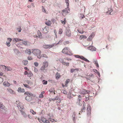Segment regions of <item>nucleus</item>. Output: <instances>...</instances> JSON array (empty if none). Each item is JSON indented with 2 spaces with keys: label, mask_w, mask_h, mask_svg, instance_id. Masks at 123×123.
Returning <instances> with one entry per match:
<instances>
[{
  "label": "nucleus",
  "mask_w": 123,
  "mask_h": 123,
  "mask_svg": "<svg viewBox=\"0 0 123 123\" xmlns=\"http://www.w3.org/2000/svg\"><path fill=\"white\" fill-rule=\"evenodd\" d=\"M32 53L35 55H36L37 57L40 59L41 57V51L38 49H32Z\"/></svg>",
  "instance_id": "f257e3e1"
},
{
  "label": "nucleus",
  "mask_w": 123,
  "mask_h": 123,
  "mask_svg": "<svg viewBox=\"0 0 123 123\" xmlns=\"http://www.w3.org/2000/svg\"><path fill=\"white\" fill-rule=\"evenodd\" d=\"M62 52L66 54H67L69 55H72V51L68 47L64 48L62 50Z\"/></svg>",
  "instance_id": "f03ea898"
},
{
  "label": "nucleus",
  "mask_w": 123,
  "mask_h": 123,
  "mask_svg": "<svg viewBox=\"0 0 123 123\" xmlns=\"http://www.w3.org/2000/svg\"><path fill=\"white\" fill-rule=\"evenodd\" d=\"M25 94L27 95L26 96L25 98L26 100L27 101H30L32 100V98L31 96H33V94L31 93V92H26L25 93Z\"/></svg>",
  "instance_id": "7ed1b4c3"
},
{
  "label": "nucleus",
  "mask_w": 123,
  "mask_h": 123,
  "mask_svg": "<svg viewBox=\"0 0 123 123\" xmlns=\"http://www.w3.org/2000/svg\"><path fill=\"white\" fill-rule=\"evenodd\" d=\"M70 10L69 8H67L63 10L62 12V15L64 16H66L68 13L69 12Z\"/></svg>",
  "instance_id": "20e7f679"
},
{
  "label": "nucleus",
  "mask_w": 123,
  "mask_h": 123,
  "mask_svg": "<svg viewBox=\"0 0 123 123\" xmlns=\"http://www.w3.org/2000/svg\"><path fill=\"white\" fill-rule=\"evenodd\" d=\"M87 114L88 116H90L91 115V107L90 105H88L87 106Z\"/></svg>",
  "instance_id": "39448f33"
},
{
  "label": "nucleus",
  "mask_w": 123,
  "mask_h": 123,
  "mask_svg": "<svg viewBox=\"0 0 123 123\" xmlns=\"http://www.w3.org/2000/svg\"><path fill=\"white\" fill-rule=\"evenodd\" d=\"M55 45V44H52L51 45H44L43 47L45 49H50L53 47Z\"/></svg>",
  "instance_id": "423d86ee"
},
{
  "label": "nucleus",
  "mask_w": 123,
  "mask_h": 123,
  "mask_svg": "<svg viewBox=\"0 0 123 123\" xmlns=\"http://www.w3.org/2000/svg\"><path fill=\"white\" fill-rule=\"evenodd\" d=\"M59 61L61 62L62 64L64 65H65L66 66H69V63H67L65 62H64V60L63 59H59Z\"/></svg>",
  "instance_id": "0eeeda50"
},
{
  "label": "nucleus",
  "mask_w": 123,
  "mask_h": 123,
  "mask_svg": "<svg viewBox=\"0 0 123 123\" xmlns=\"http://www.w3.org/2000/svg\"><path fill=\"white\" fill-rule=\"evenodd\" d=\"M4 69V70L6 71H10L11 70V68L9 67H6L5 66L3 65L2 66Z\"/></svg>",
  "instance_id": "6e6552de"
},
{
  "label": "nucleus",
  "mask_w": 123,
  "mask_h": 123,
  "mask_svg": "<svg viewBox=\"0 0 123 123\" xmlns=\"http://www.w3.org/2000/svg\"><path fill=\"white\" fill-rule=\"evenodd\" d=\"M95 35L94 33H92V34L90 35L89 37L87 38V40L88 41H90L92 40V38Z\"/></svg>",
  "instance_id": "1a4fd4ad"
},
{
  "label": "nucleus",
  "mask_w": 123,
  "mask_h": 123,
  "mask_svg": "<svg viewBox=\"0 0 123 123\" xmlns=\"http://www.w3.org/2000/svg\"><path fill=\"white\" fill-rule=\"evenodd\" d=\"M8 91L10 93L12 94H15V92L12 90L10 88H8L7 89Z\"/></svg>",
  "instance_id": "9d476101"
},
{
  "label": "nucleus",
  "mask_w": 123,
  "mask_h": 123,
  "mask_svg": "<svg viewBox=\"0 0 123 123\" xmlns=\"http://www.w3.org/2000/svg\"><path fill=\"white\" fill-rule=\"evenodd\" d=\"M86 103H84L83 104V107L81 109L80 112L82 113V112H85L86 109Z\"/></svg>",
  "instance_id": "9b49d317"
},
{
  "label": "nucleus",
  "mask_w": 123,
  "mask_h": 123,
  "mask_svg": "<svg viewBox=\"0 0 123 123\" xmlns=\"http://www.w3.org/2000/svg\"><path fill=\"white\" fill-rule=\"evenodd\" d=\"M45 24L47 26H51L52 23L50 20H46V21L45 22Z\"/></svg>",
  "instance_id": "f8f14e48"
},
{
  "label": "nucleus",
  "mask_w": 123,
  "mask_h": 123,
  "mask_svg": "<svg viewBox=\"0 0 123 123\" xmlns=\"http://www.w3.org/2000/svg\"><path fill=\"white\" fill-rule=\"evenodd\" d=\"M89 92H90L89 91H87L86 90L84 89L82 90L81 92V94H86L88 93Z\"/></svg>",
  "instance_id": "ddd939ff"
},
{
  "label": "nucleus",
  "mask_w": 123,
  "mask_h": 123,
  "mask_svg": "<svg viewBox=\"0 0 123 123\" xmlns=\"http://www.w3.org/2000/svg\"><path fill=\"white\" fill-rule=\"evenodd\" d=\"M41 120L43 122L45 123H49V121L47 120L46 119L44 118H42L41 119Z\"/></svg>",
  "instance_id": "4468645a"
},
{
  "label": "nucleus",
  "mask_w": 123,
  "mask_h": 123,
  "mask_svg": "<svg viewBox=\"0 0 123 123\" xmlns=\"http://www.w3.org/2000/svg\"><path fill=\"white\" fill-rule=\"evenodd\" d=\"M49 30V28L47 26H46L43 29V31L45 33H47L48 32Z\"/></svg>",
  "instance_id": "2eb2a0df"
},
{
  "label": "nucleus",
  "mask_w": 123,
  "mask_h": 123,
  "mask_svg": "<svg viewBox=\"0 0 123 123\" xmlns=\"http://www.w3.org/2000/svg\"><path fill=\"white\" fill-rule=\"evenodd\" d=\"M3 85L6 86H10V84L7 81H5L3 83Z\"/></svg>",
  "instance_id": "dca6fc26"
},
{
  "label": "nucleus",
  "mask_w": 123,
  "mask_h": 123,
  "mask_svg": "<svg viewBox=\"0 0 123 123\" xmlns=\"http://www.w3.org/2000/svg\"><path fill=\"white\" fill-rule=\"evenodd\" d=\"M48 65V62L45 61L43 62V65L46 68L47 67Z\"/></svg>",
  "instance_id": "f3484780"
},
{
  "label": "nucleus",
  "mask_w": 123,
  "mask_h": 123,
  "mask_svg": "<svg viewBox=\"0 0 123 123\" xmlns=\"http://www.w3.org/2000/svg\"><path fill=\"white\" fill-rule=\"evenodd\" d=\"M66 35L68 37H70L71 35L70 31L69 30H67L66 31Z\"/></svg>",
  "instance_id": "a211bd4d"
},
{
  "label": "nucleus",
  "mask_w": 123,
  "mask_h": 123,
  "mask_svg": "<svg viewBox=\"0 0 123 123\" xmlns=\"http://www.w3.org/2000/svg\"><path fill=\"white\" fill-rule=\"evenodd\" d=\"M18 91L19 92H25V90L24 89H21V87H19L18 88Z\"/></svg>",
  "instance_id": "6ab92c4d"
},
{
  "label": "nucleus",
  "mask_w": 123,
  "mask_h": 123,
  "mask_svg": "<svg viewBox=\"0 0 123 123\" xmlns=\"http://www.w3.org/2000/svg\"><path fill=\"white\" fill-rule=\"evenodd\" d=\"M45 93V92L44 91L41 92V94L39 96V98H43V94H44Z\"/></svg>",
  "instance_id": "aec40b11"
},
{
  "label": "nucleus",
  "mask_w": 123,
  "mask_h": 123,
  "mask_svg": "<svg viewBox=\"0 0 123 123\" xmlns=\"http://www.w3.org/2000/svg\"><path fill=\"white\" fill-rule=\"evenodd\" d=\"M95 48L93 46H90L87 48L89 50L91 51H93L94 50V49Z\"/></svg>",
  "instance_id": "412c9836"
},
{
  "label": "nucleus",
  "mask_w": 123,
  "mask_h": 123,
  "mask_svg": "<svg viewBox=\"0 0 123 123\" xmlns=\"http://www.w3.org/2000/svg\"><path fill=\"white\" fill-rule=\"evenodd\" d=\"M20 111L21 112L23 116L25 118H26L27 117V116L25 113L23 111H21V110H20Z\"/></svg>",
  "instance_id": "4be33fe9"
},
{
  "label": "nucleus",
  "mask_w": 123,
  "mask_h": 123,
  "mask_svg": "<svg viewBox=\"0 0 123 123\" xmlns=\"http://www.w3.org/2000/svg\"><path fill=\"white\" fill-rule=\"evenodd\" d=\"M23 40L20 39L18 38H14L13 39V42H19L20 41H22Z\"/></svg>",
  "instance_id": "5701e85b"
},
{
  "label": "nucleus",
  "mask_w": 123,
  "mask_h": 123,
  "mask_svg": "<svg viewBox=\"0 0 123 123\" xmlns=\"http://www.w3.org/2000/svg\"><path fill=\"white\" fill-rule=\"evenodd\" d=\"M60 74L57 72L55 75L56 78L58 79L60 77Z\"/></svg>",
  "instance_id": "b1692460"
},
{
  "label": "nucleus",
  "mask_w": 123,
  "mask_h": 123,
  "mask_svg": "<svg viewBox=\"0 0 123 123\" xmlns=\"http://www.w3.org/2000/svg\"><path fill=\"white\" fill-rule=\"evenodd\" d=\"M25 52L26 53L29 55H30L31 54V50L30 49H26L25 51Z\"/></svg>",
  "instance_id": "393cba45"
},
{
  "label": "nucleus",
  "mask_w": 123,
  "mask_h": 123,
  "mask_svg": "<svg viewBox=\"0 0 123 123\" xmlns=\"http://www.w3.org/2000/svg\"><path fill=\"white\" fill-rule=\"evenodd\" d=\"M87 37L85 35H81L80 36V40H81L83 39L86 38Z\"/></svg>",
  "instance_id": "a878e982"
},
{
  "label": "nucleus",
  "mask_w": 123,
  "mask_h": 123,
  "mask_svg": "<svg viewBox=\"0 0 123 123\" xmlns=\"http://www.w3.org/2000/svg\"><path fill=\"white\" fill-rule=\"evenodd\" d=\"M93 62L94 63V64L96 65V66L98 68L99 67V66L98 64V63L97 60H95Z\"/></svg>",
  "instance_id": "bb28decb"
},
{
  "label": "nucleus",
  "mask_w": 123,
  "mask_h": 123,
  "mask_svg": "<svg viewBox=\"0 0 123 123\" xmlns=\"http://www.w3.org/2000/svg\"><path fill=\"white\" fill-rule=\"evenodd\" d=\"M65 2L66 4L67 8H69V0H65Z\"/></svg>",
  "instance_id": "cd10ccee"
},
{
  "label": "nucleus",
  "mask_w": 123,
  "mask_h": 123,
  "mask_svg": "<svg viewBox=\"0 0 123 123\" xmlns=\"http://www.w3.org/2000/svg\"><path fill=\"white\" fill-rule=\"evenodd\" d=\"M75 112H74L73 113V115H72V117L73 118L72 119H73V120L74 122L75 121Z\"/></svg>",
  "instance_id": "c85d7f7f"
},
{
  "label": "nucleus",
  "mask_w": 123,
  "mask_h": 123,
  "mask_svg": "<svg viewBox=\"0 0 123 123\" xmlns=\"http://www.w3.org/2000/svg\"><path fill=\"white\" fill-rule=\"evenodd\" d=\"M77 31L80 33L81 34H82L84 33V31L82 29H78L77 30Z\"/></svg>",
  "instance_id": "c756f323"
},
{
  "label": "nucleus",
  "mask_w": 123,
  "mask_h": 123,
  "mask_svg": "<svg viewBox=\"0 0 123 123\" xmlns=\"http://www.w3.org/2000/svg\"><path fill=\"white\" fill-rule=\"evenodd\" d=\"M22 62L23 64L24 65H27L28 63V61L26 60H24L23 61H22Z\"/></svg>",
  "instance_id": "7c9ffc66"
},
{
  "label": "nucleus",
  "mask_w": 123,
  "mask_h": 123,
  "mask_svg": "<svg viewBox=\"0 0 123 123\" xmlns=\"http://www.w3.org/2000/svg\"><path fill=\"white\" fill-rule=\"evenodd\" d=\"M37 34L38 36V37H40L42 36V33L39 31H38L37 32Z\"/></svg>",
  "instance_id": "2f4dec72"
},
{
  "label": "nucleus",
  "mask_w": 123,
  "mask_h": 123,
  "mask_svg": "<svg viewBox=\"0 0 123 123\" xmlns=\"http://www.w3.org/2000/svg\"><path fill=\"white\" fill-rule=\"evenodd\" d=\"M27 76L29 77H30L33 75V74L31 72H29L28 73Z\"/></svg>",
  "instance_id": "473e14b6"
},
{
  "label": "nucleus",
  "mask_w": 123,
  "mask_h": 123,
  "mask_svg": "<svg viewBox=\"0 0 123 123\" xmlns=\"http://www.w3.org/2000/svg\"><path fill=\"white\" fill-rule=\"evenodd\" d=\"M30 111V112L33 115H35L36 114V112L34 111V110L32 109H31Z\"/></svg>",
  "instance_id": "72a5a7b5"
},
{
  "label": "nucleus",
  "mask_w": 123,
  "mask_h": 123,
  "mask_svg": "<svg viewBox=\"0 0 123 123\" xmlns=\"http://www.w3.org/2000/svg\"><path fill=\"white\" fill-rule=\"evenodd\" d=\"M93 71L95 73H96L97 74H98V76H99L100 75V74L99 73L98 71L96 69H94L93 70Z\"/></svg>",
  "instance_id": "f704fd0d"
},
{
  "label": "nucleus",
  "mask_w": 123,
  "mask_h": 123,
  "mask_svg": "<svg viewBox=\"0 0 123 123\" xmlns=\"http://www.w3.org/2000/svg\"><path fill=\"white\" fill-rule=\"evenodd\" d=\"M41 57H44L46 58H48V56L46 54H43L41 55Z\"/></svg>",
  "instance_id": "c9c22d12"
},
{
  "label": "nucleus",
  "mask_w": 123,
  "mask_h": 123,
  "mask_svg": "<svg viewBox=\"0 0 123 123\" xmlns=\"http://www.w3.org/2000/svg\"><path fill=\"white\" fill-rule=\"evenodd\" d=\"M42 11L43 12H44V13H48V12H47L46 11V10H45L44 6H42Z\"/></svg>",
  "instance_id": "e433bc0d"
},
{
  "label": "nucleus",
  "mask_w": 123,
  "mask_h": 123,
  "mask_svg": "<svg viewBox=\"0 0 123 123\" xmlns=\"http://www.w3.org/2000/svg\"><path fill=\"white\" fill-rule=\"evenodd\" d=\"M46 68L44 66H43V65H42V66L40 68V70H41V71H43V70H44L45 69V68Z\"/></svg>",
  "instance_id": "4c0bfd02"
},
{
  "label": "nucleus",
  "mask_w": 123,
  "mask_h": 123,
  "mask_svg": "<svg viewBox=\"0 0 123 123\" xmlns=\"http://www.w3.org/2000/svg\"><path fill=\"white\" fill-rule=\"evenodd\" d=\"M49 91L50 92H52L54 91H55L54 89V88H51Z\"/></svg>",
  "instance_id": "58836bf2"
},
{
  "label": "nucleus",
  "mask_w": 123,
  "mask_h": 123,
  "mask_svg": "<svg viewBox=\"0 0 123 123\" xmlns=\"http://www.w3.org/2000/svg\"><path fill=\"white\" fill-rule=\"evenodd\" d=\"M4 107V105H3L2 103H0V108L1 109H3Z\"/></svg>",
  "instance_id": "ea45409f"
},
{
  "label": "nucleus",
  "mask_w": 123,
  "mask_h": 123,
  "mask_svg": "<svg viewBox=\"0 0 123 123\" xmlns=\"http://www.w3.org/2000/svg\"><path fill=\"white\" fill-rule=\"evenodd\" d=\"M33 58L31 56H29L28 57V60H31L33 59Z\"/></svg>",
  "instance_id": "a19ab883"
},
{
  "label": "nucleus",
  "mask_w": 123,
  "mask_h": 123,
  "mask_svg": "<svg viewBox=\"0 0 123 123\" xmlns=\"http://www.w3.org/2000/svg\"><path fill=\"white\" fill-rule=\"evenodd\" d=\"M62 29H60L59 30L58 33L60 34H61L62 33Z\"/></svg>",
  "instance_id": "79ce46f5"
},
{
  "label": "nucleus",
  "mask_w": 123,
  "mask_h": 123,
  "mask_svg": "<svg viewBox=\"0 0 123 123\" xmlns=\"http://www.w3.org/2000/svg\"><path fill=\"white\" fill-rule=\"evenodd\" d=\"M42 82L43 84H47V81L44 80L42 81Z\"/></svg>",
  "instance_id": "37998d69"
},
{
  "label": "nucleus",
  "mask_w": 123,
  "mask_h": 123,
  "mask_svg": "<svg viewBox=\"0 0 123 123\" xmlns=\"http://www.w3.org/2000/svg\"><path fill=\"white\" fill-rule=\"evenodd\" d=\"M69 42L68 41H65L64 42L63 44L64 45H65L69 44Z\"/></svg>",
  "instance_id": "c03bdc74"
},
{
  "label": "nucleus",
  "mask_w": 123,
  "mask_h": 123,
  "mask_svg": "<svg viewBox=\"0 0 123 123\" xmlns=\"http://www.w3.org/2000/svg\"><path fill=\"white\" fill-rule=\"evenodd\" d=\"M81 99L80 98H78L77 99V103H78L79 105H80V102L81 101Z\"/></svg>",
  "instance_id": "a18cd8bd"
},
{
  "label": "nucleus",
  "mask_w": 123,
  "mask_h": 123,
  "mask_svg": "<svg viewBox=\"0 0 123 123\" xmlns=\"http://www.w3.org/2000/svg\"><path fill=\"white\" fill-rule=\"evenodd\" d=\"M58 97H56L52 99V101H54L55 100H58Z\"/></svg>",
  "instance_id": "49530a36"
},
{
  "label": "nucleus",
  "mask_w": 123,
  "mask_h": 123,
  "mask_svg": "<svg viewBox=\"0 0 123 123\" xmlns=\"http://www.w3.org/2000/svg\"><path fill=\"white\" fill-rule=\"evenodd\" d=\"M18 108L19 109H20V111L21 110L22 111V110L23 108V106H19L18 107Z\"/></svg>",
  "instance_id": "de8ad7c7"
},
{
  "label": "nucleus",
  "mask_w": 123,
  "mask_h": 123,
  "mask_svg": "<svg viewBox=\"0 0 123 123\" xmlns=\"http://www.w3.org/2000/svg\"><path fill=\"white\" fill-rule=\"evenodd\" d=\"M28 116L29 118L30 119H33V117L30 114H28Z\"/></svg>",
  "instance_id": "09e8293b"
},
{
  "label": "nucleus",
  "mask_w": 123,
  "mask_h": 123,
  "mask_svg": "<svg viewBox=\"0 0 123 123\" xmlns=\"http://www.w3.org/2000/svg\"><path fill=\"white\" fill-rule=\"evenodd\" d=\"M12 40L11 38H8L7 39V42H9L10 43Z\"/></svg>",
  "instance_id": "8fccbe9b"
},
{
  "label": "nucleus",
  "mask_w": 123,
  "mask_h": 123,
  "mask_svg": "<svg viewBox=\"0 0 123 123\" xmlns=\"http://www.w3.org/2000/svg\"><path fill=\"white\" fill-rule=\"evenodd\" d=\"M70 81V80L69 79L67 80L66 81V86L67 84H68Z\"/></svg>",
  "instance_id": "3c124183"
},
{
  "label": "nucleus",
  "mask_w": 123,
  "mask_h": 123,
  "mask_svg": "<svg viewBox=\"0 0 123 123\" xmlns=\"http://www.w3.org/2000/svg\"><path fill=\"white\" fill-rule=\"evenodd\" d=\"M27 41H23L22 42V43L25 45H27Z\"/></svg>",
  "instance_id": "603ef678"
},
{
  "label": "nucleus",
  "mask_w": 123,
  "mask_h": 123,
  "mask_svg": "<svg viewBox=\"0 0 123 123\" xmlns=\"http://www.w3.org/2000/svg\"><path fill=\"white\" fill-rule=\"evenodd\" d=\"M49 120L52 122H54V121L55 120L53 119H52V118H49ZM56 121H55V122H56Z\"/></svg>",
  "instance_id": "864d4df0"
},
{
  "label": "nucleus",
  "mask_w": 123,
  "mask_h": 123,
  "mask_svg": "<svg viewBox=\"0 0 123 123\" xmlns=\"http://www.w3.org/2000/svg\"><path fill=\"white\" fill-rule=\"evenodd\" d=\"M23 85L25 87L27 88H29V85H27V84H23Z\"/></svg>",
  "instance_id": "5fc2aeb1"
},
{
  "label": "nucleus",
  "mask_w": 123,
  "mask_h": 123,
  "mask_svg": "<svg viewBox=\"0 0 123 123\" xmlns=\"http://www.w3.org/2000/svg\"><path fill=\"white\" fill-rule=\"evenodd\" d=\"M10 43L9 42H6V45L9 47L10 46Z\"/></svg>",
  "instance_id": "6e6d98bb"
},
{
  "label": "nucleus",
  "mask_w": 123,
  "mask_h": 123,
  "mask_svg": "<svg viewBox=\"0 0 123 123\" xmlns=\"http://www.w3.org/2000/svg\"><path fill=\"white\" fill-rule=\"evenodd\" d=\"M21 28L20 27H19V28L17 29V30L19 32H20L21 30Z\"/></svg>",
  "instance_id": "4d7b16f0"
},
{
  "label": "nucleus",
  "mask_w": 123,
  "mask_h": 123,
  "mask_svg": "<svg viewBox=\"0 0 123 123\" xmlns=\"http://www.w3.org/2000/svg\"><path fill=\"white\" fill-rule=\"evenodd\" d=\"M34 64L36 67L38 66V63L37 62H34Z\"/></svg>",
  "instance_id": "13d9d810"
},
{
  "label": "nucleus",
  "mask_w": 123,
  "mask_h": 123,
  "mask_svg": "<svg viewBox=\"0 0 123 123\" xmlns=\"http://www.w3.org/2000/svg\"><path fill=\"white\" fill-rule=\"evenodd\" d=\"M61 21L63 25H65L66 24V22L62 20H61Z\"/></svg>",
  "instance_id": "bf43d9fd"
},
{
  "label": "nucleus",
  "mask_w": 123,
  "mask_h": 123,
  "mask_svg": "<svg viewBox=\"0 0 123 123\" xmlns=\"http://www.w3.org/2000/svg\"><path fill=\"white\" fill-rule=\"evenodd\" d=\"M68 98L69 99H71L72 97L70 95H68Z\"/></svg>",
  "instance_id": "052dcab7"
},
{
  "label": "nucleus",
  "mask_w": 123,
  "mask_h": 123,
  "mask_svg": "<svg viewBox=\"0 0 123 123\" xmlns=\"http://www.w3.org/2000/svg\"><path fill=\"white\" fill-rule=\"evenodd\" d=\"M83 60H84V61H85L86 62H89V61L87 59H86L85 58V57L84 58V59Z\"/></svg>",
  "instance_id": "680f3d73"
},
{
  "label": "nucleus",
  "mask_w": 123,
  "mask_h": 123,
  "mask_svg": "<svg viewBox=\"0 0 123 123\" xmlns=\"http://www.w3.org/2000/svg\"><path fill=\"white\" fill-rule=\"evenodd\" d=\"M58 100L57 101H56L57 103H60V102L61 100L60 99H59L58 98V100Z\"/></svg>",
  "instance_id": "e2e57ef3"
},
{
  "label": "nucleus",
  "mask_w": 123,
  "mask_h": 123,
  "mask_svg": "<svg viewBox=\"0 0 123 123\" xmlns=\"http://www.w3.org/2000/svg\"><path fill=\"white\" fill-rule=\"evenodd\" d=\"M80 15V17L82 19L85 18V16L84 15L81 14Z\"/></svg>",
  "instance_id": "0e129e2a"
},
{
  "label": "nucleus",
  "mask_w": 123,
  "mask_h": 123,
  "mask_svg": "<svg viewBox=\"0 0 123 123\" xmlns=\"http://www.w3.org/2000/svg\"><path fill=\"white\" fill-rule=\"evenodd\" d=\"M34 71L36 73L38 71L37 69V68H35Z\"/></svg>",
  "instance_id": "69168bd1"
},
{
  "label": "nucleus",
  "mask_w": 123,
  "mask_h": 123,
  "mask_svg": "<svg viewBox=\"0 0 123 123\" xmlns=\"http://www.w3.org/2000/svg\"><path fill=\"white\" fill-rule=\"evenodd\" d=\"M63 93L65 94H67V92L66 91L64 90L63 91Z\"/></svg>",
  "instance_id": "338daca9"
},
{
  "label": "nucleus",
  "mask_w": 123,
  "mask_h": 123,
  "mask_svg": "<svg viewBox=\"0 0 123 123\" xmlns=\"http://www.w3.org/2000/svg\"><path fill=\"white\" fill-rule=\"evenodd\" d=\"M75 57L76 58H79L80 57V56L78 55H75Z\"/></svg>",
  "instance_id": "774afa93"
}]
</instances>
